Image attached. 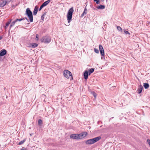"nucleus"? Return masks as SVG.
Instances as JSON below:
<instances>
[{"label":"nucleus","mask_w":150,"mask_h":150,"mask_svg":"<svg viewBox=\"0 0 150 150\" xmlns=\"http://www.w3.org/2000/svg\"><path fill=\"white\" fill-rule=\"evenodd\" d=\"M25 140L21 141L18 144L20 145L23 144L25 142Z\"/></svg>","instance_id":"nucleus-24"},{"label":"nucleus","mask_w":150,"mask_h":150,"mask_svg":"<svg viewBox=\"0 0 150 150\" xmlns=\"http://www.w3.org/2000/svg\"><path fill=\"white\" fill-rule=\"evenodd\" d=\"M11 20H10L9 21H8L7 22L6 24V26H8L10 23H11Z\"/></svg>","instance_id":"nucleus-22"},{"label":"nucleus","mask_w":150,"mask_h":150,"mask_svg":"<svg viewBox=\"0 0 150 150\" xmlns=\"http://www.w3.org/2000/svg\"><path fill=\"white\" fill-rule=\"evenodd\" d=\"M92 94L94 96L95 98H96V94L94 92H92Z\"/></svg>","instance_id":"nucleus-29"},{"label":"nucleus","mask_w":150,"mask_h":150,"mask_svg":"<svg viewBox=\"0 0 150 150\" xmlns=\"http://www.w3.org/2000/svg\"><path fill=\"white\" fill-rule=\"evenodd\" d=\"M74 12L73 7H71L69 10L67 15V18L68 23H70L72 20V15Z\"/></svg>","instance_id":"nucleus-2"},{"label":"nucleus","mask_w":150,"mask_h":150,"mask_svg":"<svg viewBox=\"0 0 150 150\" xmlns=\"http://www.w3.org/2000/svg\"><path fill=\"white\" fill-rule=\"evenodd\" d=\"M115 87V86H113V87Z\"/></svg>","instance_id":"nucleus-42"},{"label":"nucleus","mask_w":150,"mask_h":150,"mask_svg":"<svg viewBox=\"0 0 150 150\" xmlns=\"http://www.w3.org/2000/svg\"><path fill=\"white\" fill-rule=\"evenodd\" d=\"M2 37L1 36H0V40H1L2 39Z\"/></svg>","instance_id":"nucleus-36"},{"label":"nucleus","mask_w":150,"mask_h":150,"mask_svg":"<svg viewBox=\"0 0 150 150\" xmlns=\"http://www.w3.org/2000/svg\"><path fill=\"white\" fill-rule=\"evenodd\" d=\"M2 2L0 3V7H3L5 6L7 3V0H2Z\"/></svg>","instance_id":"nucleus-10"},{"label":"nucleus","mask_w":150,"mask_h":150,"mask_svg":"<svg viewBox=\"0 0 150 150\" xmlns=\"http://www.w3.org/2000/svg\"><path fill=\"white\" fill-rule=\"evenodd\" d=\"M63 74L64 77L67 79L70 78L71 80L73 79L72 74L69 71L67 70H64L63 71Z\"/></svg>","instance_id":"nucleus-4"},{"label":"nucleus","mask_w":150,"mask_h":150,"mask_svg":"<svg viewBox=\"0 0 150 150\" xmlns=\"http://www.w3.org/2000/svg\"><path fill=\"white\" fill-rule=\"evenodd\" d=\"M88 71L87 70L85 71L83 74L84 78L85 79H88Z\"/></svg>","instance_id":"nucleus-11"},{"label":"nucleus","mask_w":150,"mask_h":150,"mask_svg":"<svg viewBox=\"0 0 150 150\" xmlns=\"http://www.w3.org/2000/svg\"><path fill=\"white\" fill-rule=\"evenodd\" d=\"M94 1H96V0H93Z\"/></svg>","instance_id":"nucleus-40"},{"label":"nucleus","mask_w":150,"mask_h":150,"mask_svg":"<svg viewBox=\"0 0 150 150\" xmlns=\"http://www.w3.org/2000/svg\"><path fill=\"white\" fill-rule=\"evenodd\" d=\"M147 142L149 145V146H150V139H147Z\"/></svg>","instance_id":"nucleus-31"},{"label":"nucleus","mask_w":150,"mask_h":150,"mask_svg":"<svg viewBox=\"0 0 150 150\" xmlns=\"http://www.w3.org/2000/svg\"><path fill=\"white\" fill-rule=\"evenodd\" d=\"M36 40L37 41H38L39 40V35L38 34L36 35Z\"/></svg>","instance_id":"nucleus-27"},{"label":"nucleus","mask_w":150,"mask_h":150,"mask_svg":"<svg viewBox=\"0 0 150 150\" xmlns=\"http://www.w3.org/2000/svg\"><path fill=\"white\" fill-rule=\"evenodd\" d=\"M87 5H86L85 8L84 9V11L82 14L81 15V17H83L85 15H86L87 13V9L86 8V6Z\"/></svg>","instance_id":"nucleus-14"},{"label":"nucleus","mask_w":150,"mask_h":150,"mask_svg":"<svg viewBox=\"0 0 150 150\" xmlns=\"http://www.w3.org/2000/svg\"><path fill=\"white\" fill-rule=\"evenodd\" d=\"M144 86L146 89L148 88L149 87V85H144Z\"/></svg>","instance_id":"nucleus-28"},{"label":"nucleus","mask_w":150,"mask_h":150,"mask_svg":"<svg viewBox=\"0 0 150 150\" xmlns=\"http://www.w3.org/2000/svg\"><path fill=\"white\" fill-rule=\"evenodd\" d=\"M31 47L33 48H35L36 47L38 46V44L37 43H32L31 44Z\"/></svg>","instance_id":"nucleus-18"},{"label":"nucleus","mask_w":150,"mask_h":150,"mask_svg":"<svg viewBox=\"0 0 150 150\" xmlns=\"http://www.w3.org/2000/svg\"><path fill=\"white\" fill-rule=\"evenodd\" d=\"M8 26H6H6L5 27V29H6Z\"/></svg>","instance_id":"nucleus-38"},{"label":"nucleus","mask_w":150,"mask_h":150,"mask_svg":"<svg viewBox=\"0 0 150 150\" xmlns=\"http://www.w3.org/2000/svg\"><path fill=\"white\" fill-rule=\"evenodd\" d=\"M99 47L100 54L102 56H104V55L105 53L102 45H99Z\"/></svg>","instance_id":"nucleus-7"},{"label":"nucleus","mask_w":150,"mask_h":150,"mask_svg":"<svg viewBox=\"0 0 150 150\" xmlns=\"http://www.w3.org/2000/svg\"><path fill=\"white\" fill-rule=\"evenodd\" d=\"M87 135V133L86 132H83L79 134V139H82L86 137Z\"/></svg>","instance_id":"nucleus-6"},{"label":"nucleus","mask_w":150,"mask_h":150,"mask_svg":"<svg viewBox=\"0 0 150 150\" xmlns=\"http://www.w3.org/2000/svg\"><path fill=\"white\" fill-rule=\"evenodd\" d=\"M108 23L107 22H105L104 23V25H106Z\"/></svg>","instance_id":"nucleus-34"},{"label":"nucleus","mask_w":150,"mask_h":150,"mask_svg":"<svg viewBox=\"0 0 150 150\" xmlns=\"http://www.w3.org/2000/svg\"><path fill=\"white\" fill-rule=\"evenodd\" d=\"M24 18V20H25V19H27V20H28L27 18L26 17H25V18Z\"/></svg>","instance_id":"nucleus-39"},{"label":"nucleus","mask_w":150,"mask_h":150,"mask_svg":"<svg viewBox=\"0 0 150 150\" xmlns=\"http://www.w3.org/2000/svg\"><path fill=\"white\" fill-rule=\"evenodd\" d=\"M117 29L119 30V31L122 32V29L121 28V27H120V26H117Z\"/></svg>","instance_id":"nucleus-21"},{"label":"nucleus","mask_w":150,"mask_h":150,"mask_svg":"<svg viewBox=\"0 0 150 150\" xmlns=\"http://www.w3.org/2000/svg\"><path fill=\"white\" fill-rule=\"evenodd\" d=\"M101 139L100 136L98 137L93 139H90L86 140L85 143L86 144H92L98 142Z\"/></svg>","instance_id":"nucleus-1"},{"label":"nucleus","mask_w":150,"mask_h":150,"mask_svg":"<svg viewBox=\"0 0 150 150\" xmlns=\"http://www.w3.org/2000/svg\"><path fill=\"white\" fill-rule=\"evenodd\" d=\"M38 10V7L37 6H36L33 11V14L34 15H35L37 14Z\"/></svg>","instance_id":"nucleus-13"},{"label":"nucleus","mask_w":150,"mask_h":150,"mask_svg":"<svg viewBox=\"0 0 150 150\" xmlns=\"http://www.w3.org/2000/svg\"><path fill=\"white\" fill-rule=\"evenodd\" d=\"M50 2V0H48L44 2L42 4L44 6V7H45Z\"/></svg>","instance_id":"nucleus-16"},{"label":"nucleus","mask_w":150,"mask_h":150,"mask_svg":"<svg viewBox=\"0 0 150 150\" xmlns=\"http://www.w3.org/2000/svg\"><path fill=\"white\" fill-rule=\"evenodd\" d=\"M25 14L30 19V22H33V17L32 12L29 8H27L26 9Z\"/></svg>","instance_id":"nucleus-5"},{"label":"nucleus","mask_w":150,"mask_h":150,"mask_svg":"<svg viewBox=\"0 0 150 150\" xmlns=\"http://www.w3.org/2000/svg\"><path fill=\"white\" fill-rule=\"evenodd\" d=\"M102 1H104L105 0H102Z\"/></svg>","instance_id":"nucleus-41"},{"label":"nucleus","mask_w":150,"mask_h":150,"mask_svg":"<svg viewBox=\"0 0 150 150\" xmlns=\"http://www.w3.org/2000/svg\"><path fill=\"white\" fill-rule=\"evenodd\" d=\"M44 15H45L44 14H43L41 16V18L42 19V20L44 19Z\"/></svg>","instance_id":"nucleus-32"},{"label":"nucleus","mask_w":150,"mask_h":150,"mask_svg":"<svg viewBox=\"0 0 150 150\" xmlns=\"http://www.w3.org/2000/svg\"><path fill=\"white\" fill-rule=\"evenodd\" d=\"M124 32L126 34H128L129 35H130V33L128 31L124 30Z\"/></svg>","instance_id":"nucleus-26"},{"label":"nucleus","mask_w":150,"mask_h":150,"mask_svg":"<svg viewBox=\"0 0 150 150\" xmlns=\"http://www.w3.org/2000/svg\"><path fill=\"white\" fill-rule=\"evenodd\" d=\"M16 22L15 20L14 21L11 22V25H10V29L11 28V27H12V26H13L14 25H15V24Z\"/></svg>","instance_id":"nucleus-19"},{"label":"nucleus","mask_w":150,"mask_h":150,"mask_svg":"<svg viewBox=\"0 0 150 150\" xmlns=\"http://www.w3.org/2000/svg\"><path fill=\"white\" fill-rule=\"evenodd\" d=\"M40 40L41 42L48 44L51 42V38L50 36L47 35L42 37Z\"/></svg>","instance_id":"nucleus-3"},{"label":"nucleus","mask_w":150,"mask_h":150,"mask_svg":"<svg viewBox=\"0 0 150 150\" xmlns=\"http://www.w3.org/2000/svg\"><path fill=\"white\" fill-rule=\"evenodd\" d=\"M79 134H73L70 136L71 138L75 139H79Z\"/></svg>","instance_id":"nucleus-8"},{"label":"nucleus","mask_w":150,"mask_h":150,"mask_svg":"<svg viewBox=\"0 0 150 150\" xmlns=\"http://www.w3.org/2000/svg\"><path fill=\"white\" fill-rule=\"evenodd\" d=\"M94 70V69L91 68L89 69L88 71V75H90L91 73H92Z\"/></svg>","instance_id":"nucleus-17"},{"label":"nucleus","mask_w":150,"mask_h":150,"mask_svg":"<svg viewBox=\"0 0 150 150\" xmlns=\"http://www.w3.org/2000/svg\"><path fill=\"white\" fill-rule=\"evenodd\" d=\"M7 53L6 50L3 49L0 51V56L2 57L5 55Z\"/></svg>","instance_id":"nucleus-9"},{"label":"nucleus","mask_w":150,"mask_h":150,"mask_svg":"<svg viewBox=\"0 0 150 150\" xmlns=\"http://www.w3.org/2000/svg\"><path fill=\"white\" fill-rule=\"evenodd\" d=\"M143 84H149L147 83H144Z\"/></svg>","instance_id":"nucleus-37"},{"label":"nucleus","mask_w":150,"mask_h":150,"mask_svg":"<svg viewBox=\"0 0 150 150\" xmlns=\"http://www.w3.org/2000/svg\"><path fill=\"white\" fill-rule=\"evenodd\" d=\"M142 90L143 86L141 85H140L139 86V87L138 90H137V91L138 93H140L142 92Z\"/></svg>","instance_id":"nucleus-12"},{"label":"nucleus","mask_w":150,"mask_h":150,"mask_svg":"<svg viewBox=\"0 0 150 150\" xmlns=\"http://www.w3.org/2000/svg\"><path fill=\"white\" fill-rule=\"evenodd\" d=\"M43 7H44V6H43L42 5L40 6V8H39V11H40V10H41L42 9V8Z\"/></svg>","instance_id":"nucleus-30"},{"label":"nucleus","mask_w":150,"mask_h":150,"mask_svg":"<svg viewBox=\"0 0 150 150\" xmlns=\"http://www.w3.org/2000/svg\"><path fill=\"white\" fill-rule=\"evenodd\" d=\"M147 24L148 25H150V22H148Z\"/></svg>","instance_id":"nucleus-35"},{"label":"nucleus","mask_w":150,"mask_h":150,"mask_svg":"<svg viewBox=\"0 0 150 150\" xmlns=\"http://www.w3.org/2000/svg\"><path fill=\"white\" fill-rule=\"evenodd\" d=\"M94 51L96 53H98L99 52L98 50L96 48H94Z\"/></svg>","instance_id":"nucleus-25"},{"label":"nucleus","mask_w":150,"mask_h":150,"mask_svg":"<svg viewBox=\"0 0 150 150\" xmlns=\"http://www.w3.org/2000/svg\"><path fill=\"white\" fill-rule=\"evenodd\" d=\"M105 8V6L104 5H100L99 6L96 7V8L98 9H104Z\"/></svg>","instance_id":"nucleus-15"},{"label":"nucleus","mask_w":150,"mask_h":150,"mask_svg":"<svg viewBox=\"0 0 150 150\" xmlns=\"http://www.w3.org/2000/svg\"><path fill=\"white\" fill-rule=\"evenodd\" d=\"M24 20V18H21V19H16L15 20L16 21V22H17L18 21H21Z\"/></svg>","instance_id":"nucleus-23"},{"label":"nucleus","mask_w":150,"mask_h":150,"mask_svg":"<svg viewBox=\"0 0 150 150\" xmlns=\"http://www.w3.org/2000/svg\"><path fill=\"white\" fill-rule=\"evenodd\" d=\"M96 2V3L97 4H98L99 3V1L98 0H96V1H95Z\"/></svg>","instance_id":"nucleus-33"},{"label":"nucleus","mask_w":150,"mask_h":150,"mask_svg":"<svg viewBox=\"0 0 150 150\" xmlns=\"http://www.w3.org/2000/svg\"><path fill=\"white\" fill-rule=\"evenodd\" d=\"M42 124V122L41 120L39 119L38 120V124L41 126Z\"/></svg>","instance_id":"nucleus-20"}]
</instances>
